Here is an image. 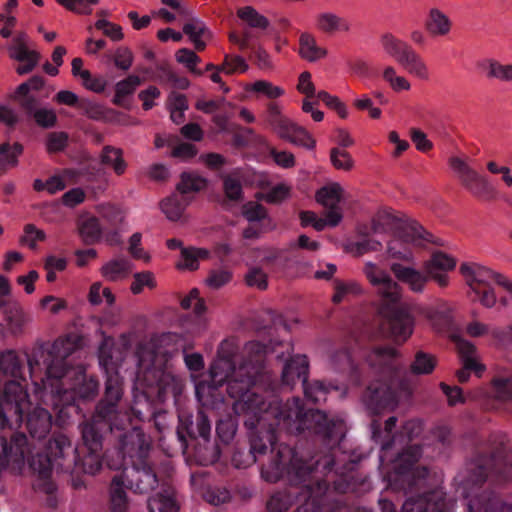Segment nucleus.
<instances>
[{"mask_svg":"<svg viewBox=\"0 0 512 512\" xmlns=\"http://www.w3.org/2000/svg\"><path fill=\"white\" fill-rule=\"evenodd\" d=\"M236 346L233 341L224 340L218 350V356L212 363L209 374L212 387L227 383L229 395L236 399L234 411L239 415H251L257 421L273 418L278 425L287 429H317L326 420L320 410L303 411L299 398L282 403L278 400L266 402L262 396L252 392L251 387L264 376L263 359L266 346L258 341L245 344L243 358L236 366Z\"/></svg>","mask_w":512,"mask_h":512,"instance_id":"nucleus-1","label":"nucleus"},{"mask_svg":"<svg viewBox=\"0 0 512 512\" xmlns=\"http://www.w3.org/2000/svg\"><path fill=\"white\" fill-rule=\"evenodd\" d=\"M390 272L373 261H365L362 274L374 289L375 309L379 316L387 321L395 341L405 342L413 333L414 320L402 303L403 290L400 283L414 293H422L429 276L413 266L392 262Z\"/></svg>","mask_w":512,"mask_h":512,"instance_id":"nucleus-2","label":"nucleus"},{"mask_svg":"<svg viewBox=\"0 0 512 512\" xmlns=\"http://www.w3.org/2000/svg\"><path fill=\"white\" fill-rule=\"evenodd\" d=\"M75 350V343L71 338H58L51 345L47 353L46 362V378L41 379V383L33 381L34 395L38 399H42L45 391L51 394L59 395L61 390L58 382L63 378L67 371L68 365L66 358Z\"/></svg>","mask_w":512,"mask_h":512,"instance_id":"nucleus-3","label":"nucleus"},{"mask_svg":"<svg viewBox=\"0 0 512 512\" xmlns=\"http://www.w3.org/2000/svg\"><path fill=\"white\" fill-rule=\"evenodd\" d=\"M379 43L382 51L395 59L409 74L420 80L429 79L430 73L426 62L408 42L392 32H384L379 37Z\"/></svg>","mask_w":512,"mask_h":512,"instance_id":"nucleus-4","label":"nucleus"},{"mask_svg":"<svg viewBox=\"0 0 512 512\" xmlns=\"http://www.w3.org/2000/svg\"><path fill=\"white\" fill-rule=\"evenodd\" d=\"M313 470L301 457L288 445L280 444L272 463L263 467L261 476L263 480H282L284 478H302Z\"/></svg>","mask_w":512,"mask_h":512,"instance_id":"nucleus-5","label":"nucleus"},{"mask_svg":"<svg viewBox=\"0 0 512 512\" xmlns=\"http://www.w3.org/2000/svg\"><path fill=\"white\" fill-rule=\"evenodd\" d=\"M266 122L281 139L308 150L315 148L316 141L312 135L304 127L285 116L279 103L270 102L267 105Z\"/></svg>","mask_w":512,"mask_h":512,"instance_id":"nucleus-6","label":"nucleus"},{"mask_svg":"<svg viewBox=\"0 0 512 512\" xmlns=\"http://www.w3.org/2000/svg\"><path fill=\"white\" fill-rule=\"evenodd\" d=\"M449 166L462 187L473 197L489 200L495 195V188L485 175L470 166L468 159L453 156L448 160Z\"/></svg>","mask_w":512,"mask_h":512,"instance_id":"nucleus-7","label":"nucleus"},{"mask_svg":"<svg viewBox=\"0 0 512 512\" xmlns=\"http://www.w3.org/2000/svg\"><path fill=\"white\" fill-rule=\"evenodd\" d=\"M130 488L135 493L148 495L150 512H179L180 503L167 482H135Z\"/></svg>","mask_w":512,"mask_h":512,"instance_id":"nucleus-8","label":"nucleus"},{"mask_svg":"<svg viewBox=\"0 0 512 512\" xmlns=\"http://www.w3.org/2000/svg\"><path fill=\"white\" fill-rule=\"evenodd\" d=\"M479 478L512 479V449L509 444L497 448L490 457L479 458L475 463Z\"/></svg>","mask_w":512,"mask_h":512,"instance_id":"nucleus-9","label":"nucleus"},{"mask_svg":"<svg viewBox=\"0 0 512 512\" xmlns=\"http://www.w3.org/2000/svg\"><path fill=\"white\" fill-rule=\"evenodd\" d=\"M459 270L470 287L471 294H480V287L490 286L493 282L505 289L510 281L505 275L478 263H463Z\"/></svg>","mask_w":512,"mask_h":512,"instance_id":"nucleus-10","label":"nucleus"},{"mask_svg":"<svg viewBox=\"0 0 512 512\" xmlns=\"http://www.w3.org/2000/svg\"><path fill=\"white\" fill-rule=\"evenodd\" d=\"M401 401V394L385 382L377 381L368 386L363 395V402L373 413L379 414L384 409L394 410Z\"/></svg>","mask_w":512,"mask_h":512,"instance_id":"nucleus-11","label":"nucleus"},{"mask_svg":"<svg viewBox=\"0 0 512 512\" xmlns=\"http://www.w3.org/2000/svg\"><path fill=\"white\" fill-rule=\"evenodd\" d=\"M404 238H395L387 244V255L392 262L412 263L413 253L409 246H420L424 241H430L429 234L421 226L411 227Z\"/></svg>","mask_w":512,"mask_h":512,"instance_id":"nucleus-12","label":"nucleus"},{"mask_svg":"<svg viewBox=\"0 0 512 512\" xmlns=\"http://www.w3.org/2000/svg\"><path fill=\"white\" fill-rule=\"evenodd\" d=\"M29 406V396L22 385L15 380L8 381L0 396V417L7 420L6 412H13L21 417Z\"/></svg>","mask_w":512,"mask_h":512,"instance_id":"nucleus-13","label":"nucleus"},{"mask_svg":"<svg viewBox=\"0 0 512 512\" xmlns=\"http://www.w3.org/2000/svg\"><path fill=\"white\" fill-rule=\"evenodd\" d=\"M326 490L327 482H302L301 493L296 498L299 505L295 512H326Z\"/></svg>","mask_w":512,"mask_h":512,"instance_id":"nucleus-14","label":"nucleus"},{"mask_svg":"<svg viewBox=\"0 0 512 512\" xmlns=\"http://www.w3.org/2000/svg\"><path fill=\"white\" fill-rule=\"evenodd\" d=\"M100 365L106 373L105 400L106 407L101 406L100 412L109 414L115 409L116 403L122 397V380L116 365L108 358L101 356Z\"/></svg>","mask_w":512,"mask_h":512,"instance_id":"nucleus-15","label":"nucleus"},{"mask_svg":"<svg viewBox=\"0 0 512 512\" xmlns=\"http://www.w3.org/2000/svg\"><path fill=\"white\" fill-rule=\"evenodd\" d=\"M314 25L317 31L327 36L349 34L351 22L341 14L332 10H323L315 15Z\"/></svg>","mask_w":512,"mask_h":512,"instance_id":"nucleus-16","label":"nucleus"},{"mask_svg":"<svg viewBox=\"0 0 512 512\" xmlns=\"http://www.w3.org/2000/svg\"><path fill=\"white\" fill-rule=\"evenodd\" d=\"M453 340L463 363V369L457 372V377L461 383H464L469 379V371L473 370L480 374L485 370V367L479 363L476 348L471 342L460 336H454Z\"/></svg>","mask_w":512,"mask_h":512,"instance_id":"nucleus-17","label":"nucleus"},{"mask_svg":"<svg viewBox=\"0 0 512 512\" xmlns=\"http://www.w3.org/2000/svg\"><path fill=\"white\" fill-rule=\"evenodd\" d=\"M82 438L89 453L83 459V469L89 475H94L100 468L101 462L98 451L102 447L101 436L90 424L84 425Z\"/></svg>","mask_w":512,"mask_h":512,"instance_id":"nucleus-18","label":"nucleus"},{"mask_svg":"<svg viewBox=\"0 0 512 512\" xmlns=\"http://www.w3.org/2000/svg\"><path fill=\"white\" fill-rule=\"evenodd\" d=\"M456 266V260L442 252H436L430 260L425 263V271L427 275L433 279L439 286L448 285L447 272L453 270Z\"/></svg>","mask_w":512,"mask_h":512,"instance_id":"nucleus-19","label":"nucleus"},{"mask_svg":"<svg viewBox=\"0 0 512 512\" xmlns=\"http://www.w3.org/2000/svg\"><path fill=\"white\" fill-rule=\"evenodd\" d=\"M26 443V437L23 434L15 435L10 443L2 440V452L0 453V471L12 468H19L24 460L23 445Z\"/></svg>","mask_w":512,"mask_h":512,"instance_id":"nucleus-20","label":"nucleus"},{"mask_svg":"<svg viewBox=\"0 0 512 512\" xmlns=\"http://www.w3.org/2000/svg\"><path fill=\"white\" fill-rule=\"evenodd\" d=\"M20 106L42 128H51L56 124V112L52 108L41 107L35 96L23 97L19 100Z\"/></svg>","mask_w":512,"mask_h":512,"instance_id":"nucleus-21","label":"nucleus"},{"mask_svg":"<svg viewBox=\"0 0 512 512\" xmlns=\"http://www.w3.org/2000/svg\"><path fill=\"white\" fill-rule=\"evenodd\" d=\"M468 512H512V504L506 503L489 493H474L467 495Z\"/></svg>","mask_w":512,"mask_h":512,"instance_id":"nucleus-22","label":"nucleus"},{"mask_svg":"<svg viewBox=\"0 0 512 512\" xmlns=\"http://www.w3.org/2000/svg\"><path fill=\"white\" fill-rule=\"evenodd\" d=\"M425 28L432 37H446L452 31L453 22L443 10L432 7L428 11Z\"/></svg>","mask_w":512,"mask_h":512,"instance_id":"nucleus-23","label":"nucleus"},{"mask_svg":"<svg viewBox=\"0 0 512 512\" xmlns=\"http://www.w3.org/2000/svg\"><path fill=\"white\" fill-rule=\"evenodd\" d=\"M298 54L303 60L315 63L326 58L328 50L318 44L311 32L305 31L299 36Z\"/></svg>","mask_w":512,"mask_h":512,"instance_id":"nucleus-24","label":"nucleus"},{"mask_svg":"<svg viewBox=\"0 0 512 512\" xmlns=\"http://www.w3.org/2000/svg\"><path fill=\"white\" fill-rule=\"evenodd\" d=\"M301 485L302 482H289L283 490L271 496L267 503L268 509L272 512H286L296 500L298 493H301Z\"/></svg>","mask_w":512,"mask_h":512,"instance_id":"nucleus-25","label":"nucleus"},{"mask_svg":"<svg viewBox=\"0 0 512 512\" xmlns=\"http://www.w3.org/2000/svg\"><path fill=\"white\" fill-rule=\"evenodd\" d=\"M0 311L3 313L9 330L14 333H20L24 327L31 321L30 316L24 311L17 301L1 304Z\"/></svg>","mask_w":512,"mask_h":512,"instance_id":"nucleus-26","label":"nucleus"},{"mask_svg":"<svg viewBox=\"0 0 512 512\" xmlns=\"http://www.w3.org/2000/svg\"><path fill=\"white\" fill-rule=\"evenodd\" d=\"M308 360L304 355H297L289 360L282 371V381L284 384L292 386L296 381L306 383L308 376Z\"/></svg>","mask_w":512,"mask_h":512,"instance_id":"nucleus-27","label":"nucleus"},{"mask_svg":"<svg viewBox=\"0 0 512 512\" xmlns=\"http://www.w3.org/2000/svg\"><path fill=\"white\" fill-rule=\"evenodd\" d=\"M52 427L51 414L42 407H36L28 416L27 428L34 438L42 439L50 432Z\"/></svg>","mask_w":512,"mask_h":512,"instance_id":"nucleus-28","label":"nucleus"},{"mask_svg":"<svg viewBox=\"0 0 512 512\" xmlns=\"http://www.w3.org/2000/svg\"><path fill=\"white\" fill-rule=\"evenodd\" d=\"M132 268L133 264L127 258H113L101 266L100 274L105 280L109 282H119L129 276Z\"/></svg>","mask_w":512,"mask_h":512,"instance_id":"nucleus-29","label":"nucleus"},{"mask_svg":"<svg viewBox=\"0 0 512 512\" xmlns=\"http://www.w3.org/2000/svg\"><path fill=\"white\" fill-rule=\"evenodd\" d=\"M183 32L189 37L194 47L202 51L206 47V40L212 37V33L206 27L205 23L198 18H191L183 26Z\"/></svg>","mask_w":512,"mask_h":512,"instance_id":"nucleus-30","label":"nucleus"},{"mask_svg":"<svg viewBox=\"0 0 512 512\" xmlns=\"http://www.w3.org/2000/svg\"><path fill=\"white\" fill-rule=\"evenodd\" d=\"M423 430L422 422L418 419H411L406 421L402 427L401 431L394 435L392 439L388 442H382L381 448L383 451L391 448L396 442L400 444H404L407 441H411L420 436Z\"/></svg>","mask_w":512,"mask_h":512,"instance_id":"nucleus-31","label":"nucleus"},{"mask_svg":"<svg viewBox=\"0 0 512 512\" xmlns=\"http://www.w3.org/2000/svg\"><path fill=\"white\" fill-rule=\"evenodd\" d=\"M382 81L394 92L400 93L411 89L410 81L398 72L393 64H385L380 70Z\"/></svg>","mask_w":512,"mask_h":512,"instance_id":"nucleus-32","label":"nucleus"},{"mask_svg":"<svg viewBox=\"0 0 512 512\" xmlns=\"http://www.w3.org/2000/svg\"><path fill=\"white\" fill-rule=\"evenodd\" d=\"M421 455L422 451L419 445H411L404 449L393 461V469L396 474L403 475L414 469Z\"/></svg>","mask_w":512,"mask_h":512,"instance_id":"nucleus-33","label":"nucleus"},{"mask_svg":"<svg viewBox=\"0 0 512 512\" xmlns=\"http://www.w3.org/2000/svg\"><path fill=\"white\" fill-rule=\"evenodd\" d=\"M100 162L111 168L115 174L122 175L127 169V162L123 157V150L113 146H105L100 153Z\"/></svg>","mask_w":512,"mask_h":512,"instance_id":"nucleus-34","label":"nucleus"},{"mask_svg":"<svg viewBox=\"0 0 512 512\" xmlns=\"http://www.w3.org/2000/svg\"><path fill=\"white\" fill-rule=\"evenodd\" d=\"M436 498L435 495L409 498L404 502L402 512H442L444 503L434 501Z\"/></svg>","mask_w":512,"mask_h":512,"instance_id":"nucleus-35","label":"nucleus"},{"mask_svg":"<svg viewBox=\"0 0 512 512\" xmlns=\"http://www.w3.org/2000/svg\"><path fill=\"white\" fill-rule=\"evenodd\" d=\"M344 196V189L338 182H331L321 187L315 195L316 201L327 207H336Z\"/></svg>","mask_w":512,"mask_h":512,"instance_id":"nucleus-36","label":"nucleus"},{"mask_svg":"<svg viewBox=\"0 0 512 512\" xmlns=\"http://www.w3.org/2000/svg\"><path fill=\"white\" fill-rule=\"evenodd\" d=\"M209 256L210 252L205 248H182L181 257L176 267L179 270H197L199 268V261L207 259Z\"/></svg>","mask_w":512,"mask_h":512,"instance_id":"nucleus-37","label":"nucleus"},{"mask_svg":"<svg viewBox=\"0 0 512 512\" xmlns=\"http://www.w3.org/2000/svg\"><path fill=\"white\" fill-rule=\"evenodd\" d=\"M199 483L202 484L203 482H192L193 489L198 490L199 487L196 484ZM200 492L204 500L215 506L226 503L231 499L230 491L223 486L207 484L205 487H200Z\"/></svg>","mask_w":512,"mask_h":512,"instance_id":"nucleus-38","label":"nucleus"},{"mask_svg":"<svg viewBox=\"0 0 512 512\" xmlns=\"http://www.w3.org/2000/svg\"><path fill=\"white\" fill-rule=\"evenodd\" d=\"M237 16L250 28L265 30L269 27L270 21L267 17L260 14L252 6L241 7L237 10Z\"/></svg>","mask_w":512,"mask_h":512,"instance_id":"nucleus-39","label":"nucleus"},{"mask_svg":"<svg viewBox=\"0 0 512 512\" xmlns=\"http://www.w3.org/2000/svg\"><path fill=\"white\" fill-rule=\"evenodd\" d=\"M125 482H112L110 493V509L113 512H126L129 506Z\"/></svg>","mask_w":512,"mask_h":512,"instance_id":"nucleus-40","label":"nucleus"},{"mask_svg":"<svg viewBox=\"0 0 512 512\" xmlns=\"http://www.w3.org/2000/svg\"><path fill=\"white\" fill-rule=\"evenodd\" d=\"M140 84L141 79L136 75H129L127 78L119 81L115 85L113 102L117 105H123L124 99L132 95Z\"/></svg>","mask_w":512,"mask_h":512,"instance_id":"nucleus-41","label":"nucleus"},{"mask_svg":"<svg viewBox=\"0 0 512 512\" xmlns=\"http://www.w3.org/2000/svg\"><path fill=\"white\" fill-rule=\"evenodd\" d=\"M397 355V350L392 347H376L369 353L367 361L370 366L380 368L390 365Z\"/></svg>","mask_w":512,"mask_h":512,"instance_id":"nucleus-42","label":"nucleus"},{"mask_svg":"<svg viewBox=\"0 0 512 512\" xmlns=\"http://www.w3.org/2000/svg\"><path fill=\"white\" fill-rule=\"evenodd\" d=\"M246 91L263 95L270 100L282 97L285 90L281 86H277L267 80H257L246 87Z\"/></svg>","mask_w":512,"mask_h":512,"instance_id":"nucleus-43","label":"nucleus"},{"mask_svg":"<svg viewBox=\"0 0 512 512\" xmlns=\"http://www.w3.org/2000/svg\"><path fill=\"white\" fill-rule=\"evenodd\" d=\"M159 205L169 221H180L183 218L186 206L181 203L176 195L163 199Z\"/></svg>","mask_w":512,"mask_h":512,"instance_id":"nucleus-44","label":"nucleus"},{"mask_svg":"<svg viewBox=\"0 0 512 512\" xmlns=\"http://www.w3.org/2000/svg\"><path fill=\"white\" fill-rule=\"evenodd\" d=\"M206 179L193 173H182L181 180L177 184V190L186 194L189 192H198L206 187Z\"/></svg>","mask_w":512,"mask_h":512,"instance_id":"nucleus-45","label":"nucleus"},{"mask_svg":"<svg viewBox=\"0 0 512 512\" xmlns=\"http://www.w3.org/2000/svg\"><path fill=\"white\" fill-rule=\"evenodd\" d=\"M486 75L488 78L511 82L512 64H502L496 60H488L486 62Z\"/></svg>","mask_w":512,"mask_h":512,"instance_id":"nucleus-46","label":"nucleus"},{"mask_svg":"<svg viewBox=\"0 0 512 512\" xmlns=\"http://www.w3.org/2000/svg\"><path fill=\"white\" fill-rule=\"evenodd\" d=\"M20 369V361L14 351L7 350L0 354V370L3 374L16 378L20 375Z\"/></svg>","mask_w":512,"mask_h":512,"instance_id":"nucleus-47","label":"nucleus"},{"mask_svg":"<svg viewBox=\"0 0 512 512\" xmlns=\"http://www.w3.org/2000/svg\"><path fill=\"white\" fill-rule=\"evenodd\" d=\"M33 490L48 506H55L58 499L56 482H34Z\"/></svg>","mask_w":512,"mask_h":512,"instance_id":"nucleus-48","label":"nucleus"},{"mask_svg":"<svg viewBox=\"0 0 512 512\" xmlns=\"http://www.w3.org/2000/svg\"><path fill=\"white\" fill-rule=\"evenodd\" d=\"M156 287L155 276L151 271H142L133 275V281L130 286L131 293L141 294L145 288L150 290Z\"/></svg>","mask_w":512,"mask_h":512,"instance_id":"nucleus-49","label":"nucleus"},{"mask_svg":"<svg viewBox=\"0 0 512 512\" xmlns=\"http://www.w3.org/2000/svg\"><path fill=\"white\" fill-rule=\"evenodd\" d=\"M382 249V243L373 238L363 239L347 246V251L355 257H360L370 252H378Z\"/></svg>","mask_w":512,"mask_h":512,"instance_id":"nucleus-50","label":"nucleus"},{"mask_svg":"<svg viewBox=\"0 0 512 512\" xmlns=\"http://www.w3.org/2000/svg\"><path fill=\"white\" fill-rule=\"evenodd\" d=\"M330 161L333 167L337 170L350 171L354 167V160L352 156L345 150L339 147H334L330 150Z\"/></svg>","mask_w":512,"mask_h":512,"instance_id":"nucleus-51","label":"nucleus"},{"mask_svg":"<svg viewBox=\"0 0 512 512\" xmlns=\"http://www.w3.org/2000/svg\"><path fill=\"white\" fill-rule=\"evenodd\" d=\"M364 293L363 286L357 281H349L346 283L339 282L335 286V293L332 296L334 303H340L346 295H362Z\"/></svg>","mask_w":512,"mask_h":512,"instance_id":"nucleus-52","label":"nucleus"},{"mask_svg":"<svg viewBox=\"0 0 512 512\" xmlns=\"http://www.w3.org/2000/svg\"><path fill=\"white\" fill-rule=\"evenodd\" d=\"M233 274L228 269H213L209 272L205 279V284L213 289L218 290L232 280Z\"/></svg>","mask_w":512,"mask_h":512,"instance_id":"nucleus-53","label":"nucleus"},{"mask_svg":"<svg viewBox=\"0 0 512 512\" xmlns=\"http://www.w3.org/2000/svg\"><path fill=\"white\" fill-rule=\"evenodd\" d=\"M30 467L39 477L48 478L52 471V459L47 454L37 453L32 456Z\"/></svg>","mask_w":512,"mask_h":512,"instance_id":"nucleus-54","label":"nucleus"},{"mask_svg":"<svg viewBox=\"0 0 512 512\" xmlns=\"http://www.w3.org/2000/svg\"><path fill=\"white\" fill-rule=\"evenodd\" d=\"M248 70V64L245 59L238 55H225L224 61L219 66L218 71H223L226 74L244 73Z\"/></svg>","mask_w":512,"mask_h":512,"instance_id":"nucleus-55","label":"nucleus"},{"mask_svg":"<svg viewBox=\"0 0 512 512\" xmlns=\"http://www.w3.org/2000/svg\"><path fill=\"white\" fill-rule=\"evenodd\" d=\"M175 58L178 63L184 65L192 73L197 75L202 74V72L197 69V65L201 60L194 51L187 48H181L176 52Z\"/></svg>","mask_w":512,"mask_h":512,"instance_id":"nucleus-56","label":"nucleus"},{"mask_svg":"<svg viewBox=\"0 0 512 512\" xmlns=\"http://www.w3.org/2000/svg\"><path fill=\"white\" fill-rule=\"evenodd\" d=\"M79 232L85 241H94L98 239L101 235V225L99 220L95 217H88L83 219Z\"/></svg>","mask_w":512,"mask_h":512,"instance_id":"nucleus-57","label":"nucleus"},{"mask_svg":"<svg viewBox=\"0 0 512 512\" xmlns=\"http://www.w3.org/2000/svg\"><path fill=\"white\" fill-rule=\"evenodd\" d=\"M305 397L313 403H320L326 400L328 387L321 381H313L311 383H303Z\"/></svg>","mask_w":512,"mask_h":512,"instance_id":"nucleus-58","label":"nucleus"},{"mask_svg":"<svg viewBox=\"0 0 512 512\" xmlns=\"http://www.w3.org/2000/svg\"><path fill=\"white\" fill-rule=\"evenodd\" d=\"M436 365L435 358L427 353L418 352L411 366L412 372L415 374H429Z\"/></svg>","mask_w":512,"mask_h":512,"instance_id":"nucleus-59","label":"nucleus"},{"mask_svg":"<svg viewBox=\"0 0 512 512\" xmlns=\"http://www.w3.org/2000/svg\"><path fill=\"white\" fill-rule=\"evenodd\" d=\"M22 145L15 143L0 153V172H5L10 167H15L18 163V156L22 153Z\"/></svg>","mask_w":512,"mask_h":512,"instance_id":"nucleus-60","label":"nucleus"},{"mask_svg":"<svg viewBox=\"0 0 512 512\" xmlns=\"http://www.w3.org/2000/svg\"><path fill=\"white\" fill-rule=\"evenodd\" d=\"M497 397L501 400H512V373L498 375L493 379Z\"/></svg>","mask_w":512,"mask_h":512,"instance_id":"nucleus-61","label":"nucleus"},{"mask_svg":"<svg viewBox=\"0 0 512 512\" xmlns=\"http://www.w3.org/2000/svg\"><path fill=\"white\" fill-rule=\"evenodd\" d=\"M130 438L132 449L135 450L136 455L139 458L145 457L148 454L151 446L149 437H147L140 430H134L130 435Z\"/></svg>","mask_w":512,"mask_h":512,"instance_id":"nucleus-62","label":"nucleus"},{"mask_svg":"<svg viewBox=\"0 0 512 512\" xmlns=\"http://www.w3.org/2000/svg\"><path fill=\"white\" fill-rule=\"evenodd\" d=\"M45 239L46 234L43 230L38 229L33 224H27L24 227V234L20 238V242L34 249L36 248L37 242L44 241Z\"/></svg>","mask_w":512,"mask_h":512,"instance_id":"nucleus-63","label":"nucleus"},{"mask_svg":"<svg viewBox=\"0 0 512 512\" xmlns=\"http://www.w3.org/2000/svg\"><path fill=\"white\" fill-rule=\"evenodd\" d=\"M70 446V441L65 435H57L47 443V451L51 459H57L63 456L64 450Z\"/></svg>","mask_w":512,"mask_h":512,"instance_id":"nucleus-64","label":"nucleus"}]
</instances>
